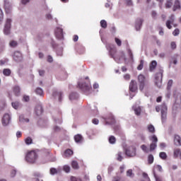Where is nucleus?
<instances>
[{
  "label": "nucleus",
  "instance_id": "f257e3e1",
  "mask_svg": "<svg viewBox=\"0 0 181 181\" xmlns=\"http://www.w3.org/2000/svg\"><path fill=\"white\" fill-rule=\"evenodd\" d=\"M107 49L109 52V54L112 59H114L115 62L121 60L125 57V54L124 52H121L119 54H117V47L112 44H109L107 45Z\"/></svg>",
  "mask_w": 181,
  "mask_h": 181
},
{
  "label": "nucleus",
  "instance_id": "f03ea898",
  "mask_svg": "<svg viewBox=\"0 0 181 181\" xmlns=\"http://www.w3.org/2000/svg\"><path fill=\"white\" fill-rule=\"evenodd\" d=\"M84 80L85 81L78 83V87L86 94H90V78L86 76Z\"/></svg>",
  "mask_w": 181,
  "mask_h": 181
},
{
  "label": "nucleus",
  "instance_id": "7ed1b4c3",
  "mask_svg": "<svg viewBox=\"0 0 181 181\" xmlns=\"http://www.w3.org/2000/svg\"><path fill=\"white\" fill-rule=\"evenodd\" d=\"M38 158L37 153L35 151H31L26 154L25 160L28 163H36Z\"/></svg>",
  "mask_w": 181,
  "mask_h": 181
},
{
  "label": "nucleus",
  "instance_id": "20e7f679",
  "mask_svg": "<svg viewBox=\"0 0 181 181\" xmlns=\"http://www.w3.org/2000/svg\"><path fill=\"white\" fill-rule=\"evenodd\" d=\"M138 82L139 90L143 91L144 88H145V86L147 85L146 78L145 77V76H144V74H139L138 76Z\"/></svg>",
  "mask_w": 181,
  "mask_h": 181
},
{
  "label": "nucleus",
  "instance_id": "39448f33",
  "mask_svg": "<svg viewBox=\"0 0 181 181\" xmlns=\"http://www.w3.org/2000/svg\"><path fill=\"white\" fill-rule=\"evenodd\" d=\"M163 77V70H160L158 73H157L155 76V84L160 88L162 87V78Z\"/></svg>",
  "mask_w": 181,
  "mask_h": 181
},
{
  "label": "nucleus",
  "instance_id": "423d86ee",
  "mask_svg": "<svg viewBox=\"0 0 181 181\" xmlns=\"http://www.w3.org/2000/svg\"><path fill=\"white\" fill-rule=\"evenodd\" d=\"M55 37L58 40H63L64 39V34L63 33V28L61 27H56L54 30Z\"/></svg>",
  "mask_w": 181,
  "mask_h": 181
},
{
  "label": "nucleus",
  "instance_id": "0eeeda50",
  "mask_svg": "<svg viewBox=\"0 0 181 181\" xmlns=\"http://www.w3.org/2000/svg\"><path fill=\"white\" fill-rule=\"evenodd\" d=\"M11 25H12V19L7 18L6 20V23L4 25V35H10Z\"/></svg>",
  "mask_w": 181,
  "mask_h": 181
},
{
  "label": "nucleus",
  "instance_id": "6e6552de",
  "mask_svg": "<svg viewBox=\"0 0 181 181\" xmlns=\"http://www.w3.org/2000/svg\"><path fill=\"white\" fill-rule=\"evenodd\" d=\"M175 22V16L172 14L169 19L165 23V26L168 28V29H172V25L174 28H177V24H174Z\"/></svg>",
  "mask_w": 181,
  "mask_h": 181
},
{
  "label": "nucleus",
  "instance_id": "1a4fd4ad",
  "mask_svg": "<svg viewBox=\"0 0 181 181\" xmlns=\"http://www.w3.org/2000/svg\"><path fill=\"white\" fill-rule=\"evenodd\" d=\"M149 139L152 142L150 144V151H155V149H156V146H158V137L156 136V135H153L149 137Z\"/></svg>",
  "mask_w": 181,
  "mask_h": 181
},
{
  "label": "nucleus",
  "instance_id": "9d476101",
  "mask_svg": "<svg viewBox=\"0 0 181 181\" xmlns=\"http://www.w3.org/2000/svg\"><path fill=\"white\" fill-rule=\"evenodd\" d=\"M3 127H8L11 124V115L6 113L1 119Z\"/></svg>",
  "mask_w": 181,
  "mask_h": 181
},
{
  "label": "nucleus",
  "instance_id": "9b49d317",
  "mask_svg": "<svg viewBox=\"0 0 181 181\" xmlns=\"http://www.w3.org/2000/svg\"><path fill=\"white\" fill-rule=\"evenodd\" d=\"M125 154L127 156H129L132 158L136 155V148L135 147H129V148L126 149Z\"/></svg>",
  "mask_w": 181,
  "mask_h": 181
},
{
  "label": "nucleus",
  "instance_id": "f8f14e48",
  "mask_svg": "<svg viewBox=\"0 0 181 181\" xmlns=\"http://www.w3.org/2000/svg\"><path fill=\"white\" fill-rule=\"evenodd\" d=\"M4 8L6 13H11L12 11V3L8 0L4 1Z\"/></svg>",
  "mask_w": 181,
  "mask_h": 181
},
{
  "label": "nucleus",
  "instance_id": "ddd939ff",
  "mask_svg": "<svg viewBox=\"0 0 181 181\" xmlns=\"http://www.w3.org/2000/svg\"><path fill=\"white\" fill-rule=\"evenodd\" d=\"M129 90L132 91V93H135L136 90H138V86L136 84V81L134 80H132L129 84Z\"/></svg>",
  "mask_w": 181,
  "mask_h": 181
},
{
  "label": "nucleus",
  "instance_id": "4468645a",
  "mask_svg": "<svg viewBox=\"0 0 181 181\" xmlns=\"http://www.w3.org/2000/svg\"><path fill=\"white\" fill-rule=\"evenodd\" d=\"M74 141L76 144H83L84 142V138L81 134H76L74 136Z\"/></svg>",
  "mask_w": 181,
  "mask_h": 181
},
{
  "label": "nucleus",
  "instance_id": "2eb2a0df",
  "mask_svg": "<svg viewBox=\"0 0 181 181\" xmlns=\"http://www.w3.org/2000/svg\"><path fill=\"white\" fill-rule=\"evenodd\" d=\"M13 59L16 62H21L22 60V54L20 52L16 51L13 54Z\"/></svg>",
  "mask_w": 181,
  "mask_h": 181
},
{
  "label": "nucleus",
  "instance_id": "dca6fc26",
  "mask_svg": "<svg viewBox=\"0 0 181 181\" xmlns=\"http://www.w3.org/2000/svg\"><path fill=\"white\" fill-rule=\"evenodd\" d=\"M174 144L176 146H181V138L179 135H175L174 136Z\"/></svg>",
  "mask_w": 181,
  "mask_h": 181
},
{
  "label": "nucleus",
  "instance_id": "f3484780",
  "mask_svg": "<svg viewBox=\"0 0 181 181\" xmlns=\"http://www.w3.org/2000/svg\"><path fill=\"white\" fill-rule=\"evenodd\" d=\"M13 92L15 95H21V87L18 85H16L13 87Z\"/></svg>",
  "mask_w": 181,
  "mask_h": 181
},
{
  "label": "nucleus",
  "instance_id": "a211bd4d",
  "mask_svg": "<svg viewBox=\"0 0 181 181\" xmlns=\"http://www.w3.org/2000/svg\"><path fill=\"white\" fill-rule=\"evenodd\" d=\"M105 119L107 124H114V122H115V119H114V116H112V115H110Z\"/></svg>",
  "mask_w": 181,
  "mask_h": 181
},
{
  "label": "nucleus",
  "instance_id": "6ab92c4d",
  "mask_svg": "<svg viewBox=\"0 0 181 181\" xmlns=\"http://www.w3.org/2000/svg\"><path fill=\"white\" fill-rule=\"evenodd\" d=\"M144 22L143 19H137L136 23V30H141V27L142 26V23Z\"/></svg>",
  "mask_w": 181,
  "mask_h": 181
},
{
  "label": "nucleus",
  "instance_id": "aec40b11",
  "mask_svg": "<svg viewBox=\"0 0 181 181\" xmlns=\"http://www.w3.org/2000/svg\"><path fill=\"white\" fill-rule=\"evenodd\" d=\"M35 93L37 94V95H40V97H44L45 95V93L43 92V89L42 88H37L35 90Z\"/></svg>",
  "mask_w": 181,
  "mask_h": 181
},
{
  "label": "nucleus",
  "instance_id": "412c9836",
  "mask_svg": "<svg viewBox=\"0 0 181 181\" xmlns=\"http://www.w3.org/2000/svg\"><path fill=\"white\" fill-rule=\"evenodd\" d=\"M177 9H180V1H179V0H175L173 11L175 12V11H177Z\"/></svg>",
  "mask_w": 181,
  "mask_h": 181
},
{
  "label": "nucleus",
  "instance_id": "4be33fe9",
  "mask_svg": "<svg viewBox=\"0 0 181 181\" xmlns=\"http://www.w3.org/2000/svg\"><path fill=\"white\" fill-rule=\"evenodd\" d=\"M156 66H158V62L156 61H152L149 65L150 71H153L156 69Z\"/></svg>",
  "mask_w": 181,
  "mask_h": 181
},
{
  "label": "nucleus",
  "instance_id": "5701e85b",
  "mask_svg": "<svg viewBox=\"0 0 181 181\" xmlns=\"http://www.w3.org/2000/svg\"><path fill=\"white\" fill-rule=\"evenodd\" d=\"M35 112L37 115H42V112H43V109L41 105H38L35 107Z\"/></svg>",
  "mask_w": 181,
  "mask_h": 181
},
{
  "label": "nucleus",
  "instance_id": "b1692460",
  "mask_svg": "<svg viewBox=\"0 0 181 181\" xmlns=\"http://www.w3.org/2000/svg\"><path fill=\"white\" fill-rule=\"evenodd\" d=\"M78 98V94L77 93H72L69 95V100H73Z\"/></svg>",
  "mask_w": 181,
  "mask_h": 181
},
{
  "label": "nucleus",
  "instance_id": "393cba45",
  "mask_svg": "<svg viewBox=\"0 0 181 181\" xmlns=\"http://www.w3.org/2000/svg\"><path fill=\"white\" fill-rule=\"evenodd\" d=\"M122 152L119 151L116 156H117V160H118L119 162H122V159H124V157H122Z\"/></svg>",
  "mask_w": 181,
  "mask_h": 181
},
{
  "label": "nucleus",
  "instance_id": "a878e982",
  "mask_svg": "<svg viewBox=\"0 0 181 181\" xmlns=\"http://www.w3.org/2000/svg\"><path fill=\"white\" fill-rule=\"evenodd\" d=\"M71 155H73V151H71V149H67L64 154V158H67L69 156H71Z\"/></svg>",
  "mask_w": 181,
  "mask_h": 181
},
{
  "label": "nucleus",
  "instance_id": "bb28decb",
  "mask_svg": "<svg viewBox=\"0 0 181 181\" xmlns=\"http://www.w3.org/2000/svg\"><path fill=\"white\" fill-rule=\"evenodd\" d=\"M173 0H166L165 2V8L168 9L169 8H172V6L173 5Z\"/></svg>",
  "mask_w": 181,
  "mask_h": 181
},
{
  "label": "nucleus",
  "instance_id": "cd10ccee",
  "mask_svg": "<svg viewBox=\"0 0 181 181\" xmlns=\"http://www.w3.org/2000/svg\"><path fill=\"white\" fill-rule=\"evenodd\" d=\"M159 156L160 159H163V160H166L168 159V155L165 152H160L159 153Z\"/></svg>",
  "mask_w": 181,
  "mask_h": 181
},
{
  "label": "nucleus",
  "instance_id": "c85d7f7f",
  "mask_svg": "<svg viewBox=\"0 0 181 181\" xmlns=\"http://www.w3.org/2000/svg\"><path fill=\"white\" fill-rule=\"evenodd\" d=\"M133 110L136 115H141V107H134Z\"/></svg>",
  "mask_w": 181,
  "mask_h": 181
},
{
  "label": "nucleus",
  "instance_id": "c756f323",
  "mask_svg": "<svg viewBox=\"0 0 181 181\" xmlns=\"http://www.w3.org/2000/svg\"><path fill=\"white\" fill-rule=\"evenodd\" d=\"M148 130L151 134H155V127L152 124L148 126Z\"/></svg>",
  "mask_w": 181,
  "mask_h": 181
},
{
  "label": "nucleus",
  "instance_id": "7c9ffc66",
  "mask_svg": "<svg viewBox=\"0 0 181 181\" xmlns=\"http://www.w3.org/2000/svg\"><path fill=\"white\" fill-rule=\"evenodd\" d=\"M141 149H142V151H144L145 153H149V148H148V146H146V145L145 144L141 145Z\"/></svg>",
  "mask_w": 181,
  "mask_h": 181
},
{
  "label": "nucleus",
  "instance_id": "2f4dec72",
  "mask_svg": "<svg viewBox=\"0 0 181 181\" xmlns=\"http://www.w3.org/2000/svg\"><path fill=\"white\" fill-rule=\"evenodd\" d=\"M100 26L103 29H107V21L105 20L100 21Z\"/></svg>",
  "mask_w": 181,
  "mask_h": 181
},
{
  "label": "nucleus",
  "instance_id": "473e14b6",
  "mask_svg": "<svg viewBox=\"0 0 181 181\" xmlns=\"http://www.w3.org/2000/svg\"><path fill=\"white\" fill-rule=\"evenodd\" d=\"M109 142L110 144H114L115 142H117V139H115V136H110L109 137Z\"/></svg>",
  "mask_w": 181,
  "mask_h": 181
},
{
  "label": "nucleus",
  "instance_id": "72a5a7b5",
  "mask_svg": "<svg viewBox=\"0 0 181 181\" xmlns=\"http://www.w3.org/2000/svg\"><path fill=\"white\" fill-rule=\"evenodd\" d=\"M56 94H57V95H58V97H59V101H62V95H63V93H62L61 92H59V93L54 92V93H52V95H53L54 97H55V96H56Z\"/></svg>",
  "mask_w": 181,
  "mask_h": 181
},
{
  "label": "nucleus",
  "instance_id": "f704fd0d",
  "mask_svg": "<svg viewBox=\"0 0 181 181\" xmlns=\"http://www.w3.org/2000/svg\"><path fill=\"white\" fill-rule=\"evenodd\" d=\"M148 162L149 165H152V163H153V156L152 154L148 155Z\"/></svg>",
  "mask_w": 181,
  "mask_h": 181
},
{
  "label": "nucleus",
  "instance_id": "c9c22d12",
  "mask_svg": "<svg viewBox=\"0 0 181 181\" xmlns=\"http://www.w3.org/2000/svg\"><path fill=\"white\" fill-rule=\"evenodd\" d=\"M3 74L4 76H11V69H4Z\"/></svg>",
  "mask_w": 181,
  "mask_h": 181
},
{
  "label": "nucleus",
  "instance_id": "e433bc0d",
  "mask_svg": "<svg viewBox=\"0 0 181 181\" xmlns=\"http://www.w3.org/2000/svg\"><path fill=\"white\" fill-rule=\"evenodd\" d=\"M180 148H175L174 150V158H177L180 153Z\"/></svg>",
  "mask_w": 181,
  "mask_h": 181
},
{
  "label": "nucleus",
  "instance_id": "4c0bfd02",
  "mask_svg": "<svg viewBox=\"0 0 181 181\" xmlns=\"http://www.w3.org/2000/svg\"><path fill=\"white\" fill-rule=\"evenodd\" d=\"M9 46L11 47H16L18 46V42L15 40H12L9 42Z\"/></svg>",
  "mask_w": 181,
  "mask_h": 181
},
{
  "label": "nucleus",
  "instance_id": "58836bf2",
  "mask_svg": "<svg viewBox=\"0 0 181 181\" xmlns=\"http://www.w3.org/2000/svg\"><path fill=\"white\" fill-rule=\"evenodd\" d=\"M71 166L73 169H78V163L77 161H72Z\"/></svg>",
  "mask_w": 181,
  "mask_h": 181
},
{
  "label": "nucleus",
  "instance_id": "ea45409f",
  "mask_svg": "<svg viewBox=\"0 0 181 181\" xmlns=\"http://www.w3.org/2000/svg\"><path fill=\"white\" fill-rule=\"evenodd\" d=\"M115 41L117 46H119V47L122 46V41H121V40H119L118 37H115Z\"/></svg>",
  "mask_w": 181,
  "mask_h": 181
},
{
  "label": "nucleus",
  "instance_id": "a19ab883",
  "mask_svg": "<svg viewBox=\"0 0 181 181\" xmlns=\"http://www.w3.org/2000/svg\"><path fill=\"white\" fill-rule=\"evenodd\" d=\"M180 34V30H179V28H175L173 32V36H179Z\"/></svg>",
  "mask_w": 181,
  "mask_h": 181
},
{
  "label": "nucleus",
  "instance_id": "79ce46f5",
  "mask_svg": "<svg viewBox=\"0 0 181 181\" xmlns=\"http://www.w3.org/2000/svg\"><path fill=\"white\" fill-rule=\"evenodd\" d=\"M161 119L162 121H165L166 119V111L161 110Z\"/></svg>",
  "mask_w": 181,
  "mask_h": 181
},
{
  "label": "nucleus",
  "instance_id": "37998d69",
  "mask_svg": "<svg viewBox=\"0 0 181 181\" xmlns=\"http://www.w3.org/2000/svg\"><path fill=\"white\" fill-rule=\"evenodd\" d=\"M19 121L21 122H29V119L23 117V116H20Z\"/></svg>",
  "mask_w": 181,
  "mask_h": 181
},
{
  "label": "nucleus",
  "instance_id": "c03bdc74",
  "mask_svg": "<svg viewBox=\"0 0 181 181\" xmlns=\"http://www.w3.org/2000/svg\"><path fill=\"white\" fill-rule=\"evenodd\" d=\"M11 105L13 107H14L15 110H18L19 107V102H13L11 103Z\"/></svg>",
  "mask_w": 181,
  "mask_h": 181
},
{
  "label": "nucleus",
  "instance_id": "a18cd8bd",
  "mask_svg": "<svg viewBox=\"0 0 181 181\" xmlns=\"http://www.w3.org/2000/svg\"><path fill=\"white\" fill-rule=\"evenodd\" d=\"M144 69V60L140 61V64L137 66V70H142Z\"/></svg>",
  "mask_w": 181,
  "mask_h": 181
},
{
  "label": "nucleus",
  "instance_id": "49530a36",
  "mask_svg": "<svg viewBox=\"0 0 181 181\" xmlns=\"http://www.w3.org/2000/svg\"><path fill=\"white\" fill-rule=\"evenodd\" d=\"M63 170L66 172V173H70V166L65 165L63 167Z\"/></svg>",
  "mask_w": 181,
  "mask_h": 181
},
{
  "label": "nucleus",
  "instance_id": "de8ad7c7",
  "mask_svg": "<svg viewBox=\"0 0 181 181\" xmlns=\"http://www.w3.org/2000/svg\"><path fill=\"white\" fill-rule=\"evenodd\" d=\"M8 62H9V59H3L0 60V66H4V64H6V63H8Z\"/></svg>",
  "mask_w": 181,
  "mask_h": 181
},
{
  "label": "nucleus",
  "instance_id": "09e8293b",
  "mask_svg": "<svg viewBox=\"0 0 181 181\" xmlns=\"http://www.w3.org/2000/svg\"><path fill=\"white\" fill-rule=\"evenodd\" d=\"M173 84V80L168 81V86H167V90H170Z\"/></svg>",
  "mask_w": 181,
  "mask_h": 181
},
{
  "label": "nucleus",
  "instance_id": "8fccbe9b",
  "mask_svg": "<svg viewBox=\"0 0 181 181\" xmlns=\"http://www.w3.org/2000/svg\"><path fill=\"white\" fill-rule=\"evenodd\" d=\"M25 144H26V145H30V144H32V138L27 137L25 139Z\"/></svg>",
  "mask_w": 181,
  "mask_h": 181
},
{
  "label": "nucleus",
  "instance_id": "3c124183",
  "mask_svg": "<svg viewBox=\"0 0 181 181\" xmlns=\"http://www.w3.org/2000/svg\"><path fill=\"white\" fill-rule=\"evenodd\" d=\"M30 2V0H21L22 5H28Z\"/></svg>",
  "mask_w": 181,
  "mask_h": 181
},
{
  "label": "nucleus",
  "instance_id": "603ef678",
  "mask_svg": "<svg viewBox=\"0 0 181 181\" xmlns=\"http://www.w3.org/2000/svg\"><path fill=\"white\" fill-rule=\"evenodd\" d=\"M34 176L35 177H43V175L40 174V173H34Z\"/></svg>",
  "mask_w": 181,
  "mask_h": 181
},
{
  "label": "nucleus",
  "instance_id": "864d4df0",
  "mask_svg": "<svg viewBox=\"0 0 181 181\" xmlns=\"http://www.w3.org/2000/svg\"><path fill=\"white\" fill-rule=\"evenodd\" d=\"M57 173V170L56 168H51L50 169V174L51 175H56Z\"/></svg>",
  "mask_w": 181,
  "mask_h": 181
},
{
  "label": "nucleus",
  "instance_id": "5fc2aeb1",
  "mask_svg": "<svg viewBox=\"0 0 181 181\" xmlns=\"http://www.w3.org/2000/svg\"><path fill=\"white\" fill-rule=\"evenodd\" d=\"M23 101H25V103L29 102L30 98H29V95H24L23 98Z\"/></svg>",
  "mask_w": 181,
  "mask_h": 181
},
{
  "label": "nucleus",
  "instance_id": "6e6d98bb",
  "mask_svg": "<svg viewBox=\"0 0 181 181\" xmlns=\"http://www.w3.org/2000/svg\"><path fill=\"white\" fill-rule=\"evenodd\" d=\"M93 124H94L95 125H98L100 121L98 120V119H93L92 120Z\"/></svg>",
  "mask_w": 181,
  "mask_h": 181
},
{
  "label": "nucleus",
  "instance_id": "4d7b16f0",
  "mask_svg": "<svg viewBox=\"0 0 181 181\" xmlns=\"http://www.w3.org/2000/svg\"><path fill=\"white\" fill-rule=\"evenodd\" d=\"M170 46H171V49H173V50H175V49H176V42H172L170 43Z\"/></svg>",
  "mask_w": 181,
  "mask_h": 181
},
{
  "label": "nucleus",
  "instance_id": "13d9d810",
  "mask_svg": "<svg viewBox=\"0 0 181 181\" xmlns=\"http://www.w3.org/2000/svg\"><path fill=\"white\" fill-rule=\"evenodd\" d=\"M125 2L128 6H132V0H125Z\"/></svg>",
  "mask_w": 181,
  "mask_h": 181
},
{
  "label": "nucleus",
  "instance_id": "bf43d9fd",
  "mask_svg": "<svg viewBox=\"0 0 181 181\" xmlns=\"http://www.w3.org/2000/svg\"><path fill=\"white\" fill-rule=\"evenodd\" d=\"M46 18L48 19V21H52L53 19V16L50 13H47L46 15Z\"/></svg>",
  "mask_w": 181,
  "mask_h": 181
},
{
  "label": "nucleus",
  "instance_id": "052dcab7",
  "mask_svg": "<svg viewBox=\"0 0 181 181\" xmlns=\"http://www.w3.org/2000/svg\"><path fill=\"white\" fill-rule=\"evenodd\" d=\"M127 176H129V177H132V170H128L127 171Z\"/></svg>",
  "mask_w": 181,
  "mask_h": 181
},
{
  "label": "nucleus",
  "instance_id": "680f3d73",
  "mask_svg": "<svg viewBox=\"0 0 181 181\" xmlns=\"http://www.w3.org/2000/svg\"><path fill=\"white\" fill-rule=\"evenodd\" d=\"M128 54L130 59H134V54H132V51L131 49H128Z\"/></svg>",
  "mask_w": 181,
  "mask_h": 181
},
{
  "label": "nucleus",
  "instance_id": "e2e57ef3",
  "mask_svg": "<svg viewBox=\"0 0 181 181\" xmlns=\"http://www.w3.org/2000/svg\"><path fill=\"white\" fill-rule=\"evenodd\" d=\"M71 181H81V179L77 178L76 177H71Z\"/></svg>",
  "mask_w": 181,
  "mask_h": 181
},
{
  "label": "nucleus",
  "instance_id": "0e129e2a",
  "mask_svg": "<svg viewBox=\"0 0 181 181\" xmlns=\"http://www.w3.org/2000/svg\"><path fill=\"white\" fill-rule=\"evenodd\" d=\"M156 169L157 170H158V172H162V170H163L162 166H160V165H158L156 166Z\"/></svg>",
  "mask_w": 181,
  "mask_h": 181
},
{
  "label": "nucleus",
  "instance_id": "69168bd1",
  "mask_svg": "<svg viewBox=\"0 0 181 181\" xmlns=\"http://www.w3.org/2000/svg\"><path fill=\"white\" fill-rule=\"evenodd\" d=\"M124 80H129V78H131V76L129 74H127L124 76Z\"/></svg>",
  "mask_w": 181,
  "mask_h": 181
},
{
  "label": "nucleus",
  "instance_id": "338daca9",
  "mask_svg": "<svg viewBox=\"0 0 181 181\" xmlns=\"http://www.w3.org/2000/svg\"><path fill=\"white\" fill-rule=\"evenodd\" d=\"M119 180H121V177H119V176L114 177L112 180V181H119Z\"/></svg>",
  "mask_w": 181,
  "mask_h": 181
},
{
  "label": "nucleus",
  "instance_id": "774afa93",
  "mask_svg": "<svg viewBox=\"0 0 181 181\" xmlns=\"http://www.w3.org/2000/svg\"><path fill=\"white\" fill-rule=\"evenodd\" d=\"M142 176L144 179L149 180V177L148 176V174H146V173H143Z\"/></svg>",
  "mask_w": 181,
  "mask_h": 181
}]
</instances>
